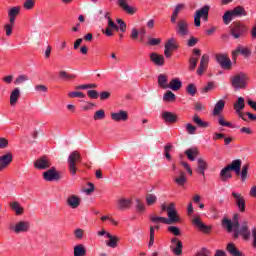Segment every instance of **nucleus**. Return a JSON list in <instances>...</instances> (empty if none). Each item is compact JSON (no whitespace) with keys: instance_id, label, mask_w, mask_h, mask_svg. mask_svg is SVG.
Wrapping results in <instances>:
<instances>
[{"instance_id":"f257e3e1","label":"nucleus","mask_w":256,"mask_h":256,"mask_svg":"<svg viewBox=\"0 0 256 256\" xmlns=\"http://www.w3.org/2000/svg\"><path fill=\"white\" fill-rule=\"evenodd\" d=\"M248 31L247 25L239 21H234L229 26V33L233 39H244V37H247Z\"/></svg>"},{"instance_id":"f03ea898","label":"nucleus","mask_w":256,"mask_h":256,"mask_svg":"<svg viewBox=\"0 0 256 256\" xmlns=\"http://www.w3.org/2000/svg\"><path fill=\"white\" fill-rule=\"evenodd\" d=\"M8 229L16 235H19L21 233H29V231L31 230V223L29 221L21 220L16 223H10L8 225Z\"/></svg>"},{"instance_id":"7ed1b4c3","label":"nucleus","mask_w":256,"mask_h":256,"mask_svg":"<svg viewBox=\"0 0 256 256\" xmlns=\"http://www.w3.org/2000/svg\"><path fill=\"white\" fill-rule=\"evenodd\" d=\"M81 163V154L75 150L68 156V171L72 176L77 175V164Z\"/></svg>"},{"instance_id":"20e7f679","label":"nucleus","mask_w":256,"mask_h":256,"mask_svg":"<svg viewBox=\"0 0 256 256\" xmlns=\"http://www.w3.org/2000/svg\"><path fill=\"white\" fill-rule=\"evenodd\" d=\"M248 79L249 76H247V74L240 72L231 78V85L236 90L246 89Z\"/></svg>"},{"instance_id":"39448f33","label":"nucleus","mask_w":256,"mask_h":256,"mask_svg":"<svg viewBox=\"0 0 256 256\" xmlns=\"http://www.w3.org/2000/svg\"><path fill=\"white\" fill-rule=\"evenodd\" d=\"M233 230V239H239V235L244 239V241H249L251 238V231L247 225V221H244L241 226L234 228Z\"/></svg>"},{"instance_id":"423d86ee","label":"nucleus","mask_w":256,"mask_h":256,"mask_svg":"<svg viewBox=\"0 0 256 256\" xmlns=\"http://www.w3.org/2000/svg\"><path fill=\"white\" fill-rule=\"evenodd\" d=\"M231 171H234V173H239V166L238 164H235V160L220 171L221 181L225 183L228 181V179H231L233 177V175H231Z\"/></svg>"},{"instance_id":"0eeeda50","label":"nucleus","mask_w":256,"mask_h":256,"mask_svg":"<svg viewBox=\"0 0 256 256\" xmlns=\"http://www.w3.org/2000/svg\"><path fill=\"white\" fill-rule=\"evenodd\" d=\"M209 9H211V7L205 5L196 11L194 16L195 27H201V19H203L205 22L209 21Z\"/></svg>"},{"instance_id":"6e6552de","label":"nucleus","mask_w":256,"mask_h":256,"mask_svg":"<svg viewBox=\"0 0 256 256\" xmlns=\"http://www.w3.org/2000/svg\"><path fill=\"white\" fill-rule=\"evenodd\" d=\"M175 32L178 37H187L191 35V30H189V22L187 19H180L175 26Z\"/></svg>"},{"instance_id":"1a4fd4ad","label":"nucleus","mask_w":256,"mask_h":256,"mask_svg":"<svg viewBox=\"0 0 256 256\" xmlns=\"http://www.w3.org/2000/svg\"><path fill=\"white\" fill-rule=\"evenodd\" d=\"M234 163L238 165V172H235L236 176L240 177L242 183H245L249 177V163L243 165L241 159L234 160ZM241 165H243L242 168Z\"/></svg>"},{"instance_id":"9d476101","label":"nucleus","mask_w":256,"mask_h":256,"mask_svg":"<svg viewBox=\"0 0 256 256\" xmlns=\"http://www.w3.org/2000/svg\"><path fill=\"white\" fill-rule=\"evenodd\" d=\"M168 218H166L167 225H175V223H181V217L179 212L175 209V203L171 202L168 208Z\"/></svg>"},{"instance_id":"9b49d317","label":"nucleus","mask_w":256,"mask_h":256,"mask_svg":"<svg viewBox=\"0 0 256 256\" xmlns=\"http://www.w3.org/2000/svg\"><path fill=\"white\" fill-rule=\"evenodd\" d=\"M44 181L53 182L61 181V172L57 171L56 167H51L47 171L43 172Z\"/></svg>"},{"instance_id":"f8f14e48","label":"nucleus","mask_w":256,"mask_h":256,"mask_svg":"<svg viewBox=\"0 0 256 256\" xmlns=\"http://www.w3.org/2000/svg\"><path fill=\"white\" fill-rule=\"evenodd\" d=\"M223 227H225L228 231V233H231L233 229H239L240 224H239V214H235L232 218V221L225 218L222 221Z\"/></svg>"},{"instance_id":"ddd939ff","label":"nucleus","mask_w":256,"mask_h":256,"mask_svg":"<svg viewBox=\"0 0 256 256\" xmlns=\"http://www.w3.org/2000/svg\"><path fill=\"white\" fill-rule=\"evenodd\" d=\"M170 250L174 255L181 256L183 255V242L177 237H173L170 240Z\"/></svg>"},{"instance_id":"4468645a","label":"nucleus","mask_w":256,"mask_h":256,"mask_svg":"<svg viewBox=\"0 0 256 256\" xmlns=\"http://www.w3.org/2000/svg\"><path fill=\"white\" fill-rule=\"evenodd\" d=\"M216 61L217 63H219L221 69H224L225 71H231V68L233 67V63L231 62V59L227 57V55L217 54Z\"/></svg>"},{"instance_id":"2eb2a0df","label":"nucleus","mask_w":256,"mask_h":256,"mask_svg":"<svg viewBox=\"0 0 256 256\" xmlns=\"http://www.w3.org/2000/svg\"><path fill=\"white\" fill-rule=\"evenodd\" d=\"M34 167L40 171H45L51 167V161L46 156H42L34 162Z\"/></svg>"},{"instance_id":"dca6fc26","label":"nucleus","mask_w":256,"mask_h":256,"mask_svg":"<svg viewBox=\"0 0 256 256\" xmlns=\"http://www.w3.org/2000/svg\"><path fill=\"white\" fill-rule=\"evenodd\" d=\"M240 55H243L246 59L248 57H251V49L245 48L241 45H239L234 51H232V59L233 61H237V57Z\"/></svg>"},{"instance_id":"f3484780","label":"nucleus","mask_w":256,"mask_h":256,"mask_svg":"<svg viewBox=\"0 0 256 256\" xmlns=\"http://www.w3.org/2000/svg\"><path fill=\"white\" fill-rule=\"evenodd\" d=\"M11 163H13V154H11V152L0 156V173L1 171H5V169L11 165Z\"/></svg>"},{"instance_id":"a211bd4d","label":"nucleus","mask_w":256,"mask_h":256,"mask_svg":"<svg viewBox=\"0 0 256 256\" xmlns=\"http://www.w3.org/2000/svg\"><path fill=\"white\" fill-rule=\"evenodd\" d=\"M193 55L189 58V71H195L197 69V63H199V58L201 57V50L194 48Z\"/></svg>"},{"instance_id":"6ab92c4d","label":"nucleus","mask_w":256,"mask_h":256,"mask_svg":"<svg viewBox=\"0 0 256 256\" xmlns=\"http://www.w3.org/2000/svg\"><path fill=\"white\" fill-rule=\"evenodd\" d=\"M161 117L164 121V123L173 125L175 124L176 121H179V117L173 113V112H169V111H163L161 113Z\"/></svg>"},{"instance_id":"aec40b11","label":"nucleus","mask_w":256,"mask_h":256,"mask_svg":"<svg viewBox=\"0 0 256 256\" xmlns=\"http://www.w3.org/2000/svg\"><path fill=\"white\" fill-rule=\"evenodd\" d=\"M110 117L112 121H116V123H119L121 121H127V119H129V114L125 110H120L118 112H112L110 114Z\"/></svg>"},{"instance_id":"412c9836","label":"nucleus","mask_w":256,"mask_h":256,"mask_svg":"<svg viewBox=\"0 0 256 256\" xmlns=\"http://www.w3.org/2000/svg\"><path fill=\"white\" fill-rule=\"evenodd\" d=\"M117 4L128 15H135L137 13V8L129 6L126 0H117Z\"/></svg>"},{"instance_id":"4be33fe9","label":"nucleus","mask_w":256,"mask_h":256,"mask_svg":"<svg viewBox=\"0 0 256 256\" xmlns=\"http://www.w3.org/2000/svg\"><path fill=\"white\" fill-rule=\"evenodd\" d=\"M150 61L157 67H163L165 65V57L157 52L150 54Z\"/></svg>"},{"instance_id":"5701e85b","label":"nucleus","mask_w":256,"mask_h":256,"mask_svg":"<svg viewBox=\"0 0 256 256\" xmlns=\"http://www.w3.org/2000/svg\"><path fill=\"white\" fill-rule=\"evenodd\" d=\"M232 197H234L240 213H245V198L243 197V195L237 192H232Z\"/></svg>"},{"instance_id":"b1692460","label":"nucleus","mask_w":256,"mask_h":256,"mask_svg":"<svg viewBox=\"0 0 256 256\" xmlns=\"http://www.w3.org/2000/svg\"><path fill=\"white\" fill-rule=\"evenodd\" d=\"M209 66V55L204 54L200 60L199 67L197 69V75H203L205 71H207V67Z\"/></svg>"},{"instance_id":"393cba45","label":"nucleus","mask_w":256,"mask_h":256,"mask_svg":"<svg viewBox=\"0 0 256 256\" xmlns=\"http://www.w3.org/2000/svg\"><path fill=\"white\" fill-rule=\"evenodd\" d=\"M113 31H119V26L115 24L113 19H109L108 27L106 28V30H102V33L107 37H113Z\"/></svg>"},{"instance_id":"a878e982","label":"nucleus","mask_w":256,"mask_h":256,"mask_svg":"<svg viewBox=\"0 0 256 256\" xmlns=\"http://www.w3.org/2000/svg\"><path fill=\"white\" fill-rule=\"evenodd\" d=\"M66 204L71 209H77V207H79V205H81V198H79V196H77V195L72 194L67 198Z\"/></svg>"},{"instance_id":"bb28decb","label":"nucleus","mask_w":256,"mask_h":256,"mask_svg":"<svg viewBox=\"0 0 256 256\" xmlns=\"http://www.w3.org/2000/svg\"><path fill=\"white\" fill-rule=\"evenodd\" d=\"M208 167H209V164H207V161H205V159L203 158L197 159L196 173H198L199 175H203V177H205V171H207Z\"/></svg>"},{"instance_id":"cd10ccee","label":"nucleus","mask_w":256,"mask_h":256,"mask_svg":"<svg viewBox=\"0 0 256 256\" xmlns=\"http://www.w3.org/2000/svg\"><path fill=\"white\" fill-rule=\"evenodd\" d=\"M132 205L133 201L131 199L121 198L117 201L119 211H127Z\"/></svg>"},{"instance_id":"c85d7f7f","label":"nucleus","mask_w":256,"mask_h":256,"mask_svg":"<svg viewBox=\"0 0 256 256\" xmlns=\"http://www.w3.org/2000/svg\"><path fill=\"white\" fill-rule=\"evenodd\" d=\"M20 13H21V6H14L10 8L8 11L9 22L15 23V20L17 19Z\"/></svg>"},{"instance_id":"c756f323","label":"nucleus","mask_w":256,"mask_h":256,"mask_svg":"<svg viewBox=\"0 0 256 256\" xmlns=\"http://www.w3.org/2000/svg\"><path fill=\"white\" fill-rule=\"evenodd\" d=\"M193 223L198 227L199 231H202V233H210L211 232V226H207L203 221H201L200 218H194Z\"/></svg>"},{"instance_id":"7c9ffc66","label":"nucleus","mask_w":256,"mask_h":256,"mask_svg":"<svg viewBox=\"0 0 256 256\" xmlns=\"http://www.w3.org/2000/svg\"><path fill=\"white\" fill-rule=\"evenodd\" d=\"M107 239L106 242L107 247H111V249H115L119 246V237L111 235V233L106 234Z\"/></svg>"},{"instance_id":"2f4dec72","label":"nucleus","mask_w":256,"mask_h":256,"mask_svg":"<svg viewBox=\"0 0 256 256\" xmlns=\"http://www.w3.org/2000/svg\"><path fill=\"white\" fill-rule=\"evenodd\" d=\"M223 109H225V100H219L212 111L213 117H217L223 113Z\"/></svg>"},{"instance_id":"473e14b6","label":"nucleus","mask_w":256,"mask_h":256,"mask_svg":"<svg viewBox=\"0 0 256 256\" xmlns=\"http://www.w3.org/2000/svg\"><path fill=\"white\" fill-rule=\"evenodd\" d=\"M245 109V98L238 97L236 103L234 104V111L237 113V115L241 116V111Z\"/></svg>"},{"instance_id":"72a5a7b5","label":"nucleus","mask_w":256,"mask_h":256,"mask_svg":"<svg viewBox=\"0 0 256 256\" xmlns=\"http://www.w3.org/2000/svg\"><path fill=\"white\" fill-rule=\"evenodd\" d=\"M174 183L179 185V187H183L187 183V174L183 170H179V176L174 178Z\"/></svg>"},{"instance_id":"f704fd0d","label":"nucleus","mask_w":256,"mask_h":256,"mask_svg":"<svg viewBox=\"0 0 256 256\" xmlns=\"http://www.w3.org/2000/svg\"><path fill=\"white\" fill-rule=\"evenodd\" d=\"M181 87H183V82L179 78H173L168 84V89H171L172 91H179Z\"/></svg>"},{"instance_id":"c9c22d12","label":"nucleus","mask_w":256,"mask_h":256,"mask_svg":"<svg viewBox=\"0 0 256 256\" xmlns=\"http://www.w3.org/2000/svg\"><path fill=\"white\" fill-rule=\"evenodd\" d=\"M226 251L231 256H244L243 253L241 251H239V249H237V247L233 243H228V245L226 247Z\"/></svg>"},{"instance_id":"e433bc0d","label":"nucleus","mask_w":256,"mask_h":256,"mask_svg":"<svg viewBox=\"0 0 256 256\" xmlns=\"http://www.w3.org/2000/svg\"><path fill=\"white\" fill-rule=\"evenodd\" d=\"M184 153L189 161H195V157L199 156V149L197 147L189 148Z\"/></svg>"},{"instance_id":"4c0bfd02","label":"nucleus","mask_w":256,"mask_h":256,"mask_svg":"<svg viewBox=\"0 0 256 256\" xmlns=\"http://www.w3.org/2000/svg\"><path fill=\"white\" fill-rule=\"evenodd\" d=\"M10 208L12 209V211H14L15 215L18 216L23 215V213L25 212V209L17 201L11 202Z\"/></svg>"},{"instance_id":"58836bf2","label":"nucleus","mask_w":256,"mask_h":256,"mask_svg":"<svg viewBox=\"0 0 256 256\" xmlns=\"http://www.w3.org/2000/svg\"><path fill=\"white\" fill-rule=\"evenodd\" d=\"M19 97H21V90L15 88L10 94V105L12 107L19 101Z\"/></svg>"},{"instance_id":"ea45409f","label":"nucleus","mask_w":256,"mask_h":256,"mask_svg":"<svg viewBox=\"0 0 256 256\" xmlns=\"http://www.w3.org/2000/svg\"><path fill=\"white\" fill-rule=\"evenodd\" d=\"M232 11L234 17H247V10L243 6H236Z\"/></svg>"},{"instance_id":"a19ab883","label":"nucleus","mask_w":256,"mask_h":256,"mask_svg":"<svg viewBox=\"0 0 256 256\" xmlns=\"http://www.w3.org/2000/svg\"><path fill=\"white\" fill-rule=\"evenodd\" d=\"M74 256H87V248L83 244L74 247Z\"/></svg>"},{"instance_id":"79ce46f5","label":"nucleus","mask_w":256,"mask_h":256,"mask_svg":"<svg viewBox=\"0 0 256 256\" xmlns=\"http://www.w3.org/2000/svg\"><path fill=\"white\" fill-rule=\"evenodd\" d=\"M192 121L200 128L207 129L209 127V122H205L199 117V115L195 114L192 118Z\"/></svg>"},{"instance_id":"37998d69","label":"nucleus","mask_w":256,"mask_h":256,"mask_svg":"<svg viewBox=\"0 0 256 256\" xmlns=\"http://www.w3.org/2000/svg\"><path fill=\"white\" fill-rule=\"evenodd\" d=\"M167 75L165 74H160L158 76V85L161 87V89H169V84H167Z\"/></svg>"},{"instance_id":"c03bdc74","label":"nucleus","mask_w":256,"mask_h":256,"mask_svg":"<svg viewBox=\"0 0 256 256\" xmlns=\"http://www.w3.org/2000/svg\"><path fill=\"white\" fill-rule=\"evenodd\" d=\"M149 219L152 223H155V225H159V223H164V225H167V218L165 217L150 215Z\"/></svg>"},{"instance_id":"a18cd8bd","label":"nucleus","mask_w":256,"mask_h":256,"mask_svg":"<svg viewBox=\"0 0 256 256\" xmlns=\"http://www.w3.org/2000/svg\"><path fill=\"white\" fill-rule=\"evenodd\" d=\"M235 16L233 15L232 10H228L224 13V15L222 16L223 19V23L224 25H229V23H231V21H233V18Z\"/></svg>"},{"instance_id":"49530a36","label":"nucleus","mask_w":256,"mask_h":256,"mask_svg":"<svg viewBox=\"0 0 256 256\" xmlns=\"http://www.w3.org/2000/svg\"><path fill=\"white\" fill-rule=\"evenodd\" d=\"M164 49H168L170 51H173V49H179V46L175 44V38L168 39L164 45Z\"/></svg>"},{"instance_id":"de8ad7c7","label":"nucleus","mask_w":256,"mask_h":256,"mask_svg":"<svg viewBox=\"0 0 256 256\" xmlns=\"http://www.w3.org/2000/svg\"><path fill=\"white\" fill-rule=\"evenodd\" d=\"M163 101L166 103H173L175 101V94L171 92V90L166 91L163 96Z\"/></svg>"},{"instance_id":"09e8293b","label":"nucleus","mask_w":256,"mask_h":256,"mask_svg":"<svg viewBox=\"0 0 256 256\" xmlns=\"http://www.w3.org/2000/svg\"><path fill=\"white\" fill-rule=\"evenodd\" d=\"M186 93H188V95H191V97H195V95H197V86L193 83L188 84L186 88Z\"/></svg>"},{"instance_id":"8fccbe9b","label":"nucleus","mask_w":256,"mask_h":256,"mask_svg":"<svg viewBox=\"0 0 256 256\" xmlns=\"http://www.w3.org/2000/svg\"><path fill=\"white\" fill-rule=\"evenodd\" d=\"M167 231L175 237H181V229H179L177 226H168Z\"/></svg>"},{"instance_id":"3c124183","label":"nucleus","mask_w":256,"mask_h":256,"mask_svg":"<svg viewBox=\"0 0 256 256\" xmlns=\"http://www.w3.org/2000/svg\"><path fill=\"white\" fill-rule=\"evenodd\" d=\"M13 27H15V23L9 21V23L4 25V31H6V37H11L13 35Z\"/></svg>"},{"instance_id":"603ef678","label":"nucleus","mask_w":256,"mask_h":256,"mask_svg":"<svg viewBox=\"0 0 256 256\" xmlns=\"http://www.w3.org/2000/svg\"><path fill=\"white\" fill-rule=\"evenodd\" d=\"M94 121H103L105 119V110L100 109L94 113L93 116Z\"/></svg>"},{"instance_id":"864d4df0","label":"nucleus","mask_w":256,"mask_h":256,"mask_svg":"<svg viewBox=\"0 0 256 256\" xmlns=\"http://www.w3.org/2000/svg\"><path fill=\"white\" fill-rule=\"evenodd\" d=\"M25 81H29V76L26 74H21L15 79L14 85H22V83H25Z\"/></svg>"},{"instance_id":"5fc2aeb1","label":"nucleus","mask_w":256,"mask_h":256,"mask_svg":"<svg viewBox=\"0 0 256 256\" xmlns=\"http://www.w3.org/2000/svg\"><path fill=\"white\" fill-rule=\"evenodd\" d=\"M116 23H118V25H119L118 29H119V31H121V33H125V31H127V23H125V21H123V19L117 18Z\"/></svg>"},{"instance_id":"6e6d98bb","label":"nucleus","mask_w":256,"mask_h":256,"mask_svg":"<svg viewBox=\"0 0 256 256\" xmlns=\"http://www.w3.org/2000/svg\"><path fill=\"white\" fill-rule=\"evenodd\" d=\"M147 45H149L150 47H157V45H161V38L149 37Z\"/></svg>"},{"instance_id":"4d7b16f0","label":"nucleus","mask_w":256,"mask_h":256,"mask_svg":"<svg viewBox=\"0 0 256 256\" xmlns=\"http://www.w3.org/2000/svg\"><path fill=\"white\" fill-rule=\"evenodd\" d=\"M146 203L147 205L151 206V205H155V203H157V196L153 195V194H148L146 196Z\"/></svg>"},{"instance_id":"13d9d810","label":"nucleus","mask_w":256,"mask_h":256,"mask_svg":"<svg viewBox=\"0 0 256 256\" xmlns=\"http://www.w3.org/2000/svg\"><path fill=\"white\" fill-rule=\"evenodd\" d=\"M59 77H60V79H75V74H69V73H67V71H65V70H61L60 72H59Z\"/></svg>"},{"instance_id":"bf43d9fd","label":"nucleus","mask_w":256,"mask_h":256,"mask_svg":"<svg viewBox=\"0 0 256 256\" xmlns=\"http://www.w3.org/2000/svg\"><path fill=\"white\" fill-rule=\"evenodd\" d=\"M155 244V228L153 226H150V240L148 243V247H153Z\"/></svg>"},{"instance_id":"052dcab7","label":"nucleus","mask_w":256,"mask_h":256,"mask_svg":"<svg viewBox=\"0 0 256 256\" xmlns=\"http://www.w3.org/2000/svg\"><path fill=\"white\" fill-rule=\"evenodd\" d=\"M186 132L188 135H195L197 133V127L193 126L191 123H188L186 124Z\"/></svg>"},{"instance_id":"680f3d73","label":"nucleus","mask_w":256,"mask_h":256,"mask_svg":"<svg viewBox=\"0 0 256 256\" xmlns=\"http://www.w3.org/2000/svg\"><path fill=\"white\" fill-rule=\"evenodd\" d=\"M68 97H70L71 99H75V98H79V99H85V94H83V92H79V91H74V92H70L68 94Z\"/></svg>"},{"instance_id":"e2e57ef3","label":"nucleus","mask_w":256,"mask_h":256,"mask_svg":"<svg viewBox=\"0 0 256 256\" xmlns=\"http://www.w3.org/2000/svg\"><path fill=\"white\" fill-rule=\"evenodd\" d=\"M136 211L138 213H144L145 211V204L143 202H141V200L136 199Z\"/></svg>"},{"instance_id":"0e129e2a","label":"nucleus","mask_w":256,"mask_h":256,"mask_svg":"<svg viewBox=\"0 0 256 256\" xmlns=\"http://www.w3.org/2000/svg\"><path fill=\"white\" fill-rule=\"evenodd\" d=\"M215 88V83L208 82V84L202 88L201 93H209V91H213Z\"/></svg>"},{"instance_id":"69168bd1","label":"nucleus","mask_w":256,"mask_h":256,"mask_svg":"<svg viewBox=\"0 0 256 256\" xmlns=\"http://www.w3.org/2000/svg\"><path fill=\"white\" fill-rule=\"evenodd\" d=\"M23 7L30 11V9H33L35 7V0H26L23 4Z\"/></svg>"},{"instance_id":"338daca9","label":"nucleus","mask_w":256,"mask_h":256,"mask_svg":"<svg viewBox=\"0 0 256 256\" xmlns=\"http://www.w3.org/2000/svg\"><path fill=\"white\" fill-rule=\"evenodd\" d=\"M84 235H85V230L81 228L74 230V236L76 239H83Z\"/></svg>"},{"instance_id":"774afa93","label":"nucleus","mask_w":256,"mask_h":256,"mask_svg":"<svg viewBox=\"0 0 256 256\" xmlns=\"http://www.w3.org/2000/svg\"><path fill=\"white\" fill-rule=\"evenodd\" d=\"M196 256H211V251L207 248H202L201 251L196 254Z\"/></svg>"}]
</instances>
